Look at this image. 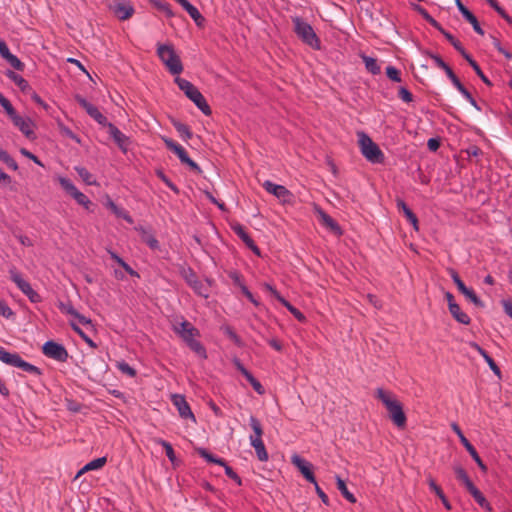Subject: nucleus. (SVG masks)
Here are the masks:
<instances>
[{
	"label": "nucleus",
	"mask_w": 512,
	"mask_h": 512,
	"mask_svg": "<svg viewBox=\"0 0 512 512\" xmlns=\"http://www.w3.org/2000/svg\"><path fill=\"white\" fill-rule=\"evenodd\" d=\"M172 330L194 353L203 359L207 358L205 347L201 344L200 341L197 340V338L200 336V332L195 326L192 325V323L182 318L180 322L173 323Z\"/></svg>",
	"instance_id": "nucleus-1"
},
{
	"label": "nucleus",
	"mask_w": 512,
	"mask_h": 512,
	"mask_svg": "<svg viewBox=\"0 0 512 512\" xmlns=\"http://www.w3.org/2000/svg\"><path fill=\"white\" fill-rule=\"evenodd\" d=\"M375 397L383 403L393 424L399 429L405 428L407 417L402 403L396 398V396L390 391L377 388L375 391Z\"/></svg>",
	"instance_id": "nucleus-2"
},
{
	"label": "nucleus",
	"mask_w": 512,
	"mask_h": 512,
	"mask_svg": "<svg viewBox=\"0 0 512 512\" xmlns=\"http://www.w3.org/2000/svg\"><path fill=\"white\" fill-rule=\"evenodd\" d=\"M174 81L178 88L184 92L186 97L189 98L204 115H211L212 110L210 106L202 93L193 83L179 76H177Z\"/></svg>",
	"instance_id": "nucleus-3"
},
{
	"label": "nucleus",
	"mask_w": 512,
	"mask_h": 512,
	"mask_svg": "<svg viewBox=\"0 0 512 512\" xmlns=\"http://www.w3.org/2000/svg\"><path fill=\"white\" fill-rule=\"evenodd\" d=\"M292 22L294 24V32L299 39L306 45L310 46L315 50H320L321 42L313 27L303 20L301 17H293Z\"/></svg>",
	"instance_id": "nucleus-4"
},
{
	"label": "nucleus",
	"mask_w": 512,
	"mask_h": 512,
	"mask_svg": "<svg viewBox=\"0 0 512 512\" xmlns=\"http://www.w3.org/2000/svg\"><path fill=\"white\" fill-rule=\"evenodd\" d=\"M157 55L172 75H179L183 71L180 57L176 54L172 45L159 44Z\"/></svg>",
	"instance_id": "nucleus-5"
},
{
	"label": "nucleus",
	"mask_w": 512,
	"mask_h": 512,
	"mask_svg": "<svg viewBox=\"0 0 512 512\" xmlns=\"http://www.w3.org/2000/svg\"><path fill=\"white\" fill-rule=\"evenodd\" d=\"M0 361H2L3 363H5L7 365L12 366V367L19 368L22 371L27 372L29 374H32L35 376L42 375V370L39 367L23 360L18 353H16V352L12 353V352L7 351L2 346H0Z\"/></svg>",
	"instance_id": "nucleus-6"
},
{
	"label": "nucleus",
	"mask_w": 512,
	"mask_h": 512,
	"mask_svg": "<svg viewBox=\"0 0 512 512\" xmlns=\"http://www.w3.org/2000/svg\"><path fill=\"white\" fill-rule=\"evenodd\" d=\"M357 135L362 155L371 163H382L384 154L378 145L365 132H358Z\"/></svg>",
	"instance_id": "nucleus-7"
},
{
	"label": "nucleus",
	"mask_w": 512,
	"mask_h": 512,
	"mask_svg": "<svg viewBox=\"0 0 512 512\" xmlns=\"http://www.w3.org/2000/svg\"><path fill=\"white\" fill-rule=\"evenodd\" d=\"M180 275L185 280L187 285L191 287L197 295L204 298L209 297V286L211 284L210 280L207 279L206 283L200 281L194 270L185 266L180 268Z\"/></svg>",
	"instance_id": "nucleus-8"
},
{
	"label": "nucleus",
	"mask_w": 512,
	"mask_h": 512,
	"mask_svg": "<svg viewBox=\"0 0 512 512\" xmlns=\"http://www.w3.org/2000/svg\"><path fill=\"white\" fill-rule=\"evenodd\" d=\"M9 275L11 281L16 284L18 289L25 294L32 303H39L42 301L39 293L31 287L30 283L22 277V274L15 267L9 270Z\"/></svg>",
	"instance_id": "nucleus-9"
},
{
	"label": "nucleus",
	"mask_w": 512,
	"mask_h": 512,
	"mask_svg": "<svg viewBox=\"0 0 512 512\" xmlns=\"http://www.w3.org/2000/svg\"><path fill=\"white\" fill-rule=\"evenodd\" d=\"M163 142L167 149H169L170 151L177 155L182 164L187 165L192 171H194L197 174L202 173V169L200 168V166L189 157L187 151L180 144L166 137L163 138Z\"/></svg>",
	"instance_id": "nucleus-10"
},
{
	"label": "nucleus",
	"mask_w": 512,
	"mask_h": 512,
	"mask_svg": "<svg viewBox=\"0 0 512 512\" xmlns=\"http://www.w3.org/2000/svg\"><path fill=\"white\" fill-rule=\"evenodd\" d=\"M42 352L46 357L58 362H66L69 357L65 346L53 340H49L44 343Z\"/></svg>",
	"instance_id": "nucleus-11"
},
{
	"label": "nucleus",
	"mask_w": 512,
	"mask_h": 512,
	"mask_svg": "<svg viewBox=\"0 0 512 512\" xmlns=\"http://www.w3.org/2000/svg\"><path fill=\"white\" fill-rule=\"evenodd\" d=\"M61 187L71 196L75 199V201L79 204L84 206L86 209H89V206L91 205V201L89 198L79 191L77 187L72 183V181L66 177H59L58 179Z\"/></svg>",
	"instance_id": "nucleus-12"
},
{
	"label": "nucleus",
	"mask_w": 512,
	"mask_h": 512,
	"mask_svg": "<svg viewBox=\"0 0 512 512\" xmlns=\"http://www.w3.org/2000/svg\"><path fill=\"white\" fill-rule=\"evenodd\" d=\"M452 430L457 434L461 444L465 447L467 452L470 454V456L473 458V460L476 462L478 467L481 469V471L486 472L487 466L484 464L482 459L480 458L479 454L477 453L475 447L469 442V440L465 437L462 430L456 423H452L451 425Z\"/></svg>",
	"instance_id": "nucleus-13"
},
{
	"label": "nucleus",
	"mask_w": 512,
	"mask_h": 512,
	"mask_svg": "<svg viewBox=\"0 0 512 512\" xmlns=\"http://www.w3.org/2000/svg\"><path fill=\"white\" fill-rule=\"evenodd\" d=\"M263 188L270 194L278 198L282 203H291L293 194L283 185L275 184L270 180L263 183Z\"/></svg>",
	"instance_id": "nucleus-14"
},
{
	"label": "nucleus",
	"mask_w": 512,
	"mask_h": 512,
	"mask_svg": "<svg viewBox=\"0 0 512 512\" xmlns=\"http://www.w3.org/2000/svg\"><path fill=\"white\" fill-rule=\"evenodd\" d=\"M13 125L18 128L27 138L32 139L35 137L34 123L29 117H23L17 112L9 117Z\"/></svg>",
	"instance_id": "nucleus-15"
},
{
	"label": "nucleus",
	"mask_w": 512,
	"mask_h": 512,
	"mask_svg": "<svg viewBox=\"0 0 512 512\" xmlns=\"http://www.w3.org/2000/svg\"><path fill=\"white\" fill-rule=\"evenodd\" d=\"M77 103L87 112V114L93 118L100 125H107V118L99 111V109L94 106L92 103L87 101L84 97L77 95L76 96Z\"/></svg>",
	"instance_id": "nucleus-16"
},
{
	"label": "nucleus",
	"mask_w": 512,
	"mask_h": 512,
	"mask_svg": "<svg viewBox=\"0 0 512 512\" xmlns=\"http://www.w3.org/2000/svg\"><path fill=\"white\" fill-rule=\"evenodd\" d=\"M291 462L308 482L315 483L316 478L313 472V465L309 461L298 454H294L291 457Z\"/></svg>",
	"instance_id": "nucleus-17"
},
{
	"label": "nucleus",
	"mask_w": 512,
	"mask_h": 512,
	"mask_svg": "<svg viewBox=\"0 0 512 512\" xmlns=\"http://www.w3.org/2000/svg\"><path fill=\"white\" fill-rule=\"evenodd\" d=\"M110 10L119 20H127L134 14L133 5L126 0H115L110 5Z\"/></svg>",
	"instance_id": "nucleus-18"
},
{
	"label": "nucleus",
	"mask_w": 512,
	"mask_h": 512,
	"mask_svg": "<svg viewBox=\"0 0 512 512\" xmlns=\"http://www.w3.org/2000/svg\"><path fill=\"white\" fill-rule=\"evenodd\" d=\"M173 405L177 408V411L181 418L190 419L193 423H196L195 415L193 414L190 405L186 401L185 397L180 394H174L171 397Z\"/></svg>",
	"instance_id": "nucleus-19"
},
{
	"label": "nucleus",
	"mask_w": 512,
	"mask_h": 512,
	"mask_svg": "<svg viewBox=\"0 0 512 512\" xmlns=\"http://www.w3.org/2000/svg\"><path fill=\"white\" fill-rule=\"evenodd\" d=\"M109 134L118 145L119 149L126 153L130 144V139L122 133L114 124L108 123Z\"/></svg>",
	"instance_id": "nucleus-20"
},
{
	"label": "nucleus",
	"mask_w": 512,
	"mask_h": 512,
	"mask_svg": "<svg viewBox=\"0 0 512 512\" xmlns=\"http://www.w3.org/2000/svg\"><path fill=\"white\" fill-rule=\"evenodd\" d=\"M455 2L462 16L473 26L474 31L479 35H484V30L481 28L476 16L463 5L461 0H455Z\"/></svg>",
	"instance_id": "nucleus-21"
},
{
	"label": "nucleus",
	"mask_w": 512,
	"mask_h": 512,
	"mask_svg": "<svg viewBox=\"0 0 512 512\" xmlns=\"http://www.w3.org/2000/svg\"><path fill=\"white\" fill-rule=\"evenodd\" d=\"M396 207L399 212L403 213L406 217L407 221L413 226V228L417 231L419 229L418 226V218L415 213L408 207L405 201L401 198L396 199Z\"/></svg>",
	"instance_id": "nucleus-22"
},
{
	"label": "nucleus",
	"mask_w": 512,
	"mask_h": 512,
	"mask_svg": "<svg viewBox=\"0 0 512 512\" xmlns=\"http://www.w3.org/2000/svg\"><path fill=\"white\" fill-rule=\"evenodd\" d=\"M58 308L62 313L69 314L78 319V321L83 325L91 324V320L84 315L77 312V310L73 307L70 301L68 302H59Z\"/></svg>",
	"instance_id": "nucleus-23"
},
{
	"label": "nucleus",
	"mask_w": 512,
	"mask_h": 512,
	"mask_svg": "<svg viewBox=\"0 0 512 512\" xmlns=\"http://www.w3.org/2000/svg\"><path fill=\"white\" fill-rule=\"evenodd\" d=\"M455 88L463 95V97L477 110H480V107L477 105L476 100L473 98L472 94L465 88V86L460 82L459 78L453 72L448 77Z\"/></svg>",
	"instance_id": "nucleus-24"
},
{
	"label": "nucleus",
	"mask_w": 512,
	"mask_h": 512,
	"mask_svg": "<svg viewBox=\"0 0 512 512\" xmlns=\"http://www.w3.org/2000/svg\"><path fill=\"white\" fill-rule=\"evenodd\" d=\"M176 1L189 14V16L194 20L197 26H202L205 19L194 5H192L188 0Z\"/></svg>",
	"instance_id": "nucleus-25"
},
{
	"label": "nucleus",
	"mask_w": 512,
	"mask_h": 512,
	"mask_svg": "<svg viewBox=\"0 0 512 512\" xmlns=\"http://www.w3.org/2000/svg\"><path fill=\"white\" fill-rule=\"evenodd\" d=\"M470 347L473 348L475 351H477L482 357L483 360L488 364L489 368L493 371V373L501 377V370L498 367V365L495 363L493 358L476 342H471Z\"/></svg>",
	"instance_id": "nucleus-26"
},
{
	"label": "nucleus",
	"mask_w": 512,
	"mask_h": 512,
	"mask_svg": "<svg viewBox=\"0 0 512 512\" xmlns=\"http://www.w3.org/2000/svg\"><path fill=\"white\" fill-rule=\"evenodd\" d=\"M411 8L416 11L418 14H420L423 19H425L431 26H433L434 28H436L439 32H441L444 36H445V33H448L445 29H443V27L441 26V24L436 21L430 14L429 12L422 6L418 5V4H414V3H411L410 4Z\"/></svg>",
	"instance_id": "nucleus-27"
},
{
	"label": "nucleus",
	"mask_w": 512,
	"mask_h": 512,
	"mask_svg": "<svg viewBox=\"0 0 512 512\" xmlns=\"http://www.w3.org/2000/svg\"><path fill=\"white\" fill-rule=\"evenodd\" d=\"M411 8L416 11L418 14H420L423 19H425L431 26H433L434 28H436L439 32H441L444 36H445V33H448L445 29H443V27L441 26V24L436 21L430 14L429 12L422 6L418 5V4H414V3H411L410 4Z\"/></svg>",
	"instance_id": "nucleus-28"
},
{
	"label": "nucleus",
	"mask_w": 512,
	"mask_h": 512,
	"mask_svg": "<svg viewBox=\"0 0 512 512\" xmlns=\"http://www.w3.org/2000/svg\"><path fill=\"white\" fill-rule=\"evenodd\" d=\"M411 8L416 11L418 14H420L423 19H425L431 26H433L434 28H436L439 32H441L444 36H445V33H448L445 29H443V27L441 26V24L436 21L430 14L429 12L422 6L418 5V4H414V3H411L410 4Z\"/></svg>",
	"instance_id": "nucleus-29"
},
{
	"label": "nucleus",
	"mask_w": 512,
	"mask_h": 512,
	"mask_svg": "<svg viewBox=\"0 0 512 512\" xmlns=\"http://www.w3.org/2000/svg\"><path fill=\"white\" fill-rule=\"evenodd\" d=\"M249 441H250V445L255 449L257 458L262 462L267 461L269 456L266 451L263 440L257 439L256 437H254V438H250Z\"/></svg>",
	"instance_id": "nucleus-30"
},
{
	"label": "nucleus",
	"mask_w": 512,
	"mask_h": 512,
	"mask_svg": "<svg viewBox=\"0 0 512 512\" xmlns=\"http://www.w3.org/2000/svg\"><path fill=\"white\" fill-rule=\"evenodd\" d=\"M319 216L324 226L329 228L335 234L341 235L342 231L339 224L330 215L323 210H319Z\"/></svg>",
	"instance_id": "nucleus-31"
},
{
	"label": "nucleus",
	"mask_w": 512,
	"mask_h": 512,
	"mask_svg": "<svg viewBox=\"0 0 512 512\" xmlns=\"http://www.w3.org/2000/svg\"><path fill=\"white\" fill-rule=\"evenodd\" d=\"M449 312L451 313L452 317L459 323L468 325L471 322L470 317L468 314L463 312L458 304H452L450 305Z\"/></svg>",
	"instance_id": "nucleus-32"
},
{
	"label": "nucleus",
	"mask_w": 512,
	"mask_h": 512,
	"mask_svg": "<svg viewBox=\"0 0 512 512\" xmlns=\"http://www.w3.org/2000/svg\"><path fill=\"white\" fill-rule=\"evenodd\" d=\"M6 76L12 82H14L22 92H28L31 90V87H30L28 81L25 80L21 75L17 74L16 72L8 70L6 73Z\"/></svg>",
	"instance_id": "nucleus-33"
},
{
	"label": "nucleus",
	"mask_w": 512,
	"mask_h": 512,
	"mask_svg": "<svg viewBox=\"0 0 512 512\" xmlns=\"http://www.w3.org/2000/svg\"><path fill=\"white\" fill-rule=\"evenodd\" d=\"M172 125L175 128V130L178 132L179 136L184 141H188L189 139H191L193 137V133L188 125H186L180 121H177V120H173Z\"/></svg>",
	"instance_id": "nucleus-34"
},
{
	"label": "nucleus",
	"mask_w": 512,
	"mask_h": 512,
	"mask_svg": "<svg viewBox=\"0 0 512 512\" xmlns=\"http://www.w3.org/2000/svg\"><path fill=\"white\" fill-rule=\"evenodd\" d=\"M454 472L456 478L463 483L467 491H470L473 487H475L467 472L461 466L454 467Z\"/></svg>",
	"instance_id": "nucleus-35"
},
{
	"label": "nucleus",
	"mask_w": 512,
	"mask_h": 512,
	"mask_svg": "<svg viewBox=\"0 0 512 512\" xmlns=\"http://www.w3.org/2000/svg\"><path fill=\"white\" fill-rule=\"evenodd\" d=\"M424 54L430 57L434 61L435 65L446 73L447 77L453 73L451 67L446 62H444V60L439 55L430 51H425Z\"/></svg>",
	"instance_id": "nucleus-36"
},
{
	"label": "nucleus",
	"mask_w": 512,
	"mask_h": 512,
	"mask_svg": "<svg viewBox=\"0 0 512 512\" xmlns=\"http://www.w3.org/2000/svg\"><path fill=\"white\" fill-rule=\"evenodd\" d=\"M336 484L338 490L341 492L342 496L349 501L350 503H355L356 498L355 496L348 490L345 481L340 477L336 476Z\"/></svg>",
	"instance_id": "nucleus-37"
},
{
	"label": "nucleus",
	"mask_w": 512,
	"mask_h": 512,
	"mask_svg": "<svg viewBox=\"0 0 512 512\" xmlns=\"http://www.w3.org/2000/svg\"><path fill=\"white\" fill-rule=\"evenodd\" d=\"M249 425L253 430V434L249 436V439L254 437H256L257 439H262L264 432L260 420L255 416H250Z\"/></svg>",
	"instance_id": "nucleus-38"
},
{
	"label": "nucleus",
	"mask_w": 512,
	"mask_h": 512,
	"mask_svg": "<svg viewBox=\"0 0 512 512\" xmlns=\"http://www.w3.org/2000/svg\"><path fill=\"white\" fill-rule=\"evenodd\" d=\"M362 60L365 64L366 69L373 75H377L381 72L380 65L377 62V59L363 55Z\"/></svg>",
	"instance_id": "nucleus-39"
},
{
	"label": "nucleus",
	"mask_w": 512,
	"mask_h": 512,
	"mask_svg": "<svg viewBox=\"0 0 512 512\" xmlns=\"http://www.w3.org/2000/svg\"><path fill=\"white\" fill-rule=\"evenodd\" d=\"M75 171L79 175V177L87 184V185H97L96 179L93 175L83 166H75Z\"/></svg>",
	"instance_id": "nucleus-40"
},
{
	"label": "nucleus",
	"mask_w": 512,
	"mask_h": 512,
	"mask_svg": "<svg viewBox=\"0 0 512 512\" xmlns=\"http://www.w3.org/2000/svg\"><path fill=\"white\" fill-rule=\"evenodd\" d=\"M0 161L7 165L8 168L16 171L18 169L17 162L9 155V153L0 147Z\"/></svg>",
	"instance_id": "nucleus-41"
},
{
	"label": "nucleus",
	"mask_w": 512,
	"mask_h": 512,
	"mask_svg": "<svg viewBox=\"0 0 512 512\" xmlns=\"http://www.w3.org/2000/svg\"><path fill=\"white\" fill-rule=\"evenodd\" d=\"M199 455L204 458L207 462L215 463L217 465H225V460L222 458H218L213 454L209 453L206 449L201 448L198 450Z\"/></svg>",
	"instance_id": "nucleus-42"
},
{
	"label": "nucleus",
	"mask_w": 512,
	"mask_h": 512,
	"mask_svg": "<svg viewBox=\"0 0 512 512\" xmlns=\"http://www.w3.org/2000/svg\"><path fill=\"white\" fill-rule=\"evenodd\" d=\"M287 310L299 321H304L305 316L302 312H300L296 307H294L289 301H287L285 298L281 299L280 302Z\"/></svg>",
	"instance_id": "nucleus-43"
},
{
	"label": "nucleus",
	"mask_w": 512,
	"mask_h": 512,
	"mask_svg": "<svg viewBox=\"0 0 512 512\" xmlns=\"http://www.w3.org/2000/svg\"><path fill=\"white\" fill-rule=\"evenodd\" d=\"M108 207L112 210V212L114 214H116L118 217H121L123 218L124 220H126L128 223H132L133 222V219L131 218V216L124 210L122 209H119L117 207V205L113 202V201H109L108 202Z\"/></svg>",
	"instance_id": "nucleus-44"
},
{
	"label": "nucleus",
	"mask_w": 512,
	"mask_h": 512,
	"mask_svg": "<svg viewBox=\"0 0 512 512\" xmlns=\"http://www.w3.org/2000/svg\"><path fill=\"white\" fill-rule=\"evenodd\" d=\"M142 240L143 242H145L149 248H151L152 250H157L159 249L160 245H159V241L156 239V237L154 235H152L151 233H148L146 231H143V234H142Z\"/></svg>",
	"instance_id": "nucleus-45"
},
{
	"label": "nucleus",
	"mask_w": 512,
	"mask_h": 512,
	"mask_svg": "<svg viewBox=\"0 0 512 512\" xmlns=\"http://www.w3.org/2000/svg\"><path fill=\"white\" fill-rule=\"evenodd\" d=\"M245 379L251 384V386L253 387V389L259 394V395H263L265 393V389L264 387L262 386V384L252 375L251 372H249L246 376H245Z\"/></svg>",
	"instance_id": "nucleus-46"
},
{
	"label": "nucleus",
	"mask_w": 512,
	"mask_h": 512,
	"mask_svg": "<svg viewBox=\"0 0 512 512\" xmlns=\"http://www.w3.org/2000/svg\"><path fill=\"white\" fill-rule=\"evenodd\" d=\"M106 462H107V458L106 457L96 458V459L88 462L85 465V470L92 471V470L101 469L106 464Z\"/></svg>",
	"instance_id": "nucleus-47"
},
{
	"label": "nucleus",
	"mask_w": 512,
	"mask_h": 512,
	"mask_svg": "<svg viewBox=\"0 0 512 512\" xmlns=\"http://www.w3.org/2000/svg\"><path fill=\"white\" fill-rule=\"evenodd\" d=\"M462 294L469 300L471 301L473 304H475L476 306H479V307H482L483 306V302L481 301V299L476 295V293L474 292L473 289L471 288H466Z\"/></svg>",
	"instance_id": "nucleus-48"
},
{
	"label": "nucleus",
	"mask_w": 512,
	"mask_h": 512,
	"mask_svg": "<svg viewBox=\"0 0 512 512\" xmlns=\"http://www.w3.org/2000/svg\"><path fill=\"white\" fill-rule=\"evenodd\" d=\"M15 70L23 71L24 70V63L14 54H10L5 59Z\"/></svg>",
	"instance_id": "nucleus-49"
},
{
	"label": "nucleus",
	"mask_w": 512,
	"mask_h": 512,
	"mask_svg": "<svg viewBox=\"0 0 512 512\" xmlns=\"http://www.w3.org/2000/svg\"><path fill=\"white\" fill-rule=\"evenodd\" d=\"M385 72H386L387 77L391 81H394V82H401L402 81L401 73H400V71L396 67H394V66H387Z\"/></svg>",
	"instance_id": "nucleus-50"
},
{
	"label": "nucleus",
	"mask_w": 512,
	"mask_h": 512,
	"mask_svg": "<svg viewBox=\"0 0 512 512\" xmlns=\"http://www.w3.org/2000/svg\"><path fill=\"white\" fill-rule=\"evenodd\" d=\"M449 275L452 278L454 284L457 286L458 290L462 293L467 288V286L461 280L457 271L454 269H449Z\"/></svg>",
	"instance_id": "nucleus-51"
},
{
	"label": "nucleus",
	"mask_w": 512,
	"mask_h": 512,
	"mask_svg": "<svg viewBox=\"0 0 512 512\" xmlns=\"http://www.w3.org/2000/svg\"><path fill=\"white\" fill-rule=\"evenodd\" d=\"M0 105L3 107V109L7 113L8 117L14 115V113L17 112L15 110V108L13 107V105L11 104V102L6 97H4L2 94H0Z\"/></svg>",
	"instance_id": "nucleus-52"
},
{
	"label": "nucleus",
	"mask_w": 512,
	"mask_h": 512,
	"mask_svg": "<svg viewBox=\"0 0 512 512\" xmlns=\"http://www.w3.org/2000/svg\"><path fill=\"white\" fill-rule=\"evenodd\" d=\"M117 368L124 374L135 377L136 376V370L131 367L127 362L121 361L117 363Z\"/></svg>",
	"instance_id": "nucleus-53"
},
{
	"label": "nucleus",
	"mask_w": 512,
	"mask_h": 512,
	"mask_svg": "<svg viewBox=\"0 0 512 512\" xmlns=\"http://www.w3.org/2000/svg\"><path fill=\"white\" fill-rule=\"evenodd\" d=\"M232 231L242 240H246L250 235L246 232L243 225L236 223L231 226Z\"/></svg>",
	"instance_id": "nucleus-54"
},
{
	"label": "nucleus",
	"mask_w": 512,
	"mask_h": 512,
	"mask_svg": "<svg viewBox=\"0 0 512 512\" xmlns=\"http://www.w3.org/2000/svg\"><path fill=\"white\" fill-rule=\"evenodd\" d=\"M223 331L237 346L242 345V341H241L240 337L235 333V331L233 330L232 327L225 326L223 328Z\"/></svg>",
	"instance_id": "nucleus-55"
},
{
	"label": "nucleus",
	"mask_w": 512,
	"mask_h": 512,
	"mask_svg": "<svg viewBox=\"0 0 512 512\" xmlns=\"http://www.w3.org/2000/svg\"><path fill=\"white\" fill-rule=\"evenodd\" d=\"M225 469V474L228 478L235 481L239 486L242 485V480L239 477V475L229 466L225 463V465H222Z\"/></svg>",
	"instance_id": "nucleus-56"
},
{
	"label": "nucleus",
	"mask_w": 512,
	"mask_h": 512,
	"mask_svg": "<svg viewBox=\"0 0 512 512\" xmlns=\"http://www.w3.org/2000/svg\"><path fill=\"white\" fill-rule=\"evenodd\" d=\"M474 500L477 502L479 506L483 505L487 499L481 493V491L475 486L470 491H468Z\"/></svg>",
	"instance_id": "nucleus-57"
},
{
	"label": "nucleus",
	"mask_w": 512,
	"mask_h": 512,
	"mask_svg": "<svg viewBox=\"0 0 512 512\" xmlns=\"http://www.w3.org/2000/svg\"><path fill=\"white\" fill-rule=\"evenodd\" d=\"M398 96L399 98L406 102V103H410L413 101V95L412 93L405 87H400L399 90H398Z\"/></svg>",
	"instance_id": "nucleus-58"
},
{
	"label": "nucleus",
	"mask_w": 512,
	"mask_h": 512,
	"mask_svg": "<svg viewBox=\"0 0 512 512\" xmlns=\"http://www.w3.org/2000/svg\"><path fill=\"white\" fill-rule=\"evenodd\" d=\"M160 443L163 446V448L165 449V453H166V456L168 457V459L171 462H174L176 456H175V452H174L172 445L164 440H161Z\"/></svg>",
	"instance_id": "nucleus-59"
},
{
	"label": "nucleus",
	"mask_w": 512,
	"mask_h": 512,
	"mask_svg": "<svg viewBox=\"0 0 512 512\" xmlns=\"http://www.w3.org/2000/svg\"><path fill=\"white\" fill-rule=\"evenodd\" d=\"M312 484L314 485L315 491H316L317 495L319 496V498L321 499V501L323 502V504L326 506H329L330 505L329 498L326 495V493L321 489V487L318 485L317 481L315 480V483H312Z\"/></svg>",
	"instance_id": "nucleus-60"
},
{
	"label": "nucleus",
	"mask_w": 512,
	"mask_h": 512,
	"mask_svg": "<svg viewBox=\"0 0 512 512\" xmlns=\"http://www.w3.org/2000/svg\"><path fill=\"white\" fill-rule=\"evenodd\" d=\"M240 289L242 293L246 296V298L255 306H259L260 302L253 296V294L250 292V290L247 288L246 285L241 284Z\"/></svg>",
	"instance_id": "nucleus-61"
},
{
	"label": "nucleus",
	"mask_w": 512,
	"mask_h": 512,
	"mask_svg": "<svg viewBox=\"0 0 512 512\" xmlns=\"http://www.w3.org/2000/svg\"><path fill=\"white\" fill-rule=\"evenodd\" d=\"M445 38L451 43V45L457 50H461L463 48L460 41H458L452 34L445 33Z\"/></svg>",
	"instance_id": "nucleus-62"
},
{
	"label": "nucleus",
	"mask_w": 512,
	"mask_h": 512,
	"mask_svg": "<svg viewBox=\"0 0 512 512\" xmlns=\"http://www.w3.org/2000/svg\"><path fill=\"white\" fill-rule=\"evenodd\" d=\"M263 287L269 291L279 302H281V299H283L284 297H282L280 295V293L276 290V288L271 285L270 283H264L263 284Z\"/></svg>",
	"instance_id": "nucleus-63"
},
{
	"label": "nucleus",
	"mask_w": 512,
	"mask_h": 512,
	"mask_svg": "<svg viewBox=\"0 0 512 512\" xmlns=\"http://www.w3.org/2000/svg\"><path fill=\"white\" fill-rule=\"evenodd\" d=\"M504 312L512 319V301L502 300L501 301Z\"/></svg>",
	"instance_id": "nucleus-64"
}]
</instances>
